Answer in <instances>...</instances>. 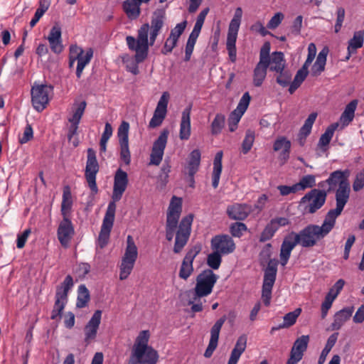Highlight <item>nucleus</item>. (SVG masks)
<instances>
[{"label":"nucleus","mask_w":364,"mask_h":364,"mask_svg":"<svg viewBox=\"0 0 364 364\" xmlns=\"http://www.w3.org/2000/svg\"><path fill=\"white\" fill-rule=\"evenodd\" d=\"M165 11L158 9L154 12L151 26L143 24L138 30L137 38L128 36L126 42L129 49L135 53L134 56L128 54L122 56V62L127 71L134 75L139 74L138 64L148 56L149 46H153L164 26Z\"/></svg>","instance_id":"1"},{"label":"nucleus","mask_w":364,"mask_h":364,"mask_svg":"<svg viewBox=\"0 0 364 364\" xmlns=\"http://www.w3.org/2000/svg\"><path fill=\"white\" fill-rule=\"evenodd\" d=\"M338 216L328 211L321 225H309L299 233L291 232L288 234L281 246L279 256L282 265L287 264L291 252L296 245L303 247H312L324 238L334 228Z\"/></svg>","instance_id":"2"},{"label":"nucleus","mask_w":364,"mask_h":364,"mask_svg":"<svg viewBox=\"0 0 364 364\" xmlns=\"http://www.w3.org/2000/svg\"><path fill=\"white\" fill-rule=\"evenodd\" d=\"M128 182L127 173L121 168L117 169L114 177L112 201L107 206L97 240V245L100 248L105 247L109 242L115 216V202L119 201L122 198L127 187Z\"/></svg>","instance_id":"3"},{"label":"nucleus","mask_w":364,"mask_h":364,"mask_svg":"<svg viewBox=\"0 0 364 364\" xmlns=\"http://www.w3.org/2000/svg\"><path fill=\"white\" fill-rule=\"evenodd\" d=\"M349 176V170H337L332 172L326 181L329 186V191L338 187L336 190L335 196L336 207L335 209L329 210L330 212H333L337 215L341 214L350 198V186L348 181Z\"/></svg>","instance_id":"4"},{"label":"nucleus","mask_w":364,"mask_h":364,"mask_svg":"<svg viewBox=\"0 0 364 364\" xmlns=\"http://www.w3.org/2000/svg\"><path fill=\"white\" fill-rule=\"evenodd\" d=\"M151 333L148 330L139 333L134 340L132 351L138 358L139 364H156L159 360L158 352L149 345Z\"/></svg>","instance_id":"5"},{"label":"nucleus","mask_w":364,"mask_h":364,"mask_svg":"<svg viewBox=\"0 0 364 364\" xmlns=\"http://www.w3.org/2000/svg\"><path fill=\"white\" fill-rule=\"evenodd\" d=\"M138 257V249L131 235L127 237V246L119 265V279H126L133 270Z\"/></svg>","instance_id":"6"},{"label":"nucleus","mask_w":364,"mask_h":364,"mask_svg":"<svg viewBox=\"0 0 364 364\" xmlns=\"http://www.w3.org/2000/svg\"><path fill=\"white\" fill-rule=\"evenodd\" d=\"M219 277L211 269H205L196 277L193 294L196 298H203L208 296L213 291Z\"/></svg>","instance_id":"7"},{"label":"nucleus","mask_w":364,"mask_h":364,"mask_svg":"<svg viewBox=\"0 0 364 364\" xmlns=\"http://www.w3.org/2000/svg\"><path fill=\"white\" fill-rule=\"evenodd\" d=\"M73 287V280L70 275H68L63 283L56 289L55 304L51 313V319L55 320L61 316L65 304L68 302V291Z\"/></svg>","instance_id":"8"},{"label":"nucleus","mask_w":364,"mask_h":364,"mask_svg":"<svg viewBox=\"0 0 364 364\" xmlns=\"http://www.w3.org/2000/svg\"><path fill=\"white\" fill-rule=\"evenodd\" d=\"M53 87L48 85H34L31 89V101L35 109L43 111L50 100Z\"/></svg>","instance_id":"9"},{"label":"nucleus","mask_w":364,"mask_h":364,"mask_svg":"<svg viewBox=\"0 0 364 364\" xmlns=\"http://www.w3.org/2000/svg\"><path fill=\"white\" fill-rule=\"evenodd\" d=\"M326 199V193L325 191L313 189L301 198V204L304 205L305 211L314 213L323 206Z\"/></svg>","instance_id":"10"},{"label":"nucleus","mask_w":364,"mask_h":364,"mask_svg":"<svg viewBox=\"0 0 364 364\" xmlns=\"http://www.w3.org/2000/svg\"><path fill=\"white\" fill-rule=\"evenodd\" d=\"M193 219V215H189L183 218L179 224L178 230L176 232V240L173 247V252L176 254L181 252L188 240L191 234Z\"/></svg>","instance_id":"11"},{"label":"nucleus","mask_w":364,"mask_h":364,"mask_svg":"<svg viewBox=\"0 0 364 364\" xmlns=\"http://www.w3.org/2000/svg\"><path fill=\"white\" fill-rule=\"evenodd\" d=\"M99 171V165L96 159L95 151L92 149H87V160L85 167V178L88 186L94 193L98 188L96 184V175Z\"/></svg>","instance_id":"12"},{"label":"nucleus","mask_w":364,"mask_h":364,"mask_svg":"<svg viewBox=\"0 0 364 364\" xmlns=\"http://www.w3.org/2000/svg\"><path fill=\"white\" fill-rule=\"evenodd\" d=\"M129 124L123 121L117 131L120 146V158L126 165H129L131 162V154L129 148Z\"/></svg>","instance_id":"13"},{"label":"nucleus","mask_w":364,"mask_h":364,"mask_svg":"<svg viewBox=\"0 0 364 364\" xmlns=\"http://www.w3.org/2000/svg\"><path fill=\"white\" fill-rule=\"evenodd\" d=\"M276 266L269 264L264 272L262 292V299L265 306L270 304L272 289L276 279Z\"/></svg>","instance_id":"14"},{"label":"nucleus","mask_w":364,"mask_h":364,"mask_svg":"<svg viewBox=\"0 0 364 364\" xmlns=\"http://www.w3.org/2000/svg\"><path fill=\"white\" fill-rule=\"evenodd\" d=\"M201 250V247L198 245H195L190 248L186 252L183 261L181 262L178 277L183 279L187 280L193 272V262Z\"/></svg>","instance_id":"15"},{"label":"nucleus","mask_w":364,"mask_h":364,"mask_svg":"<svg viewBox=\"0 0 364 364\" xmlns=\"http://www.w3.org/2000/svg\"><path fill=\"white\" fill-rule=\"evenodd\" d=\"M250 101V96L248 92L244 93L242 96L236 109L231 112L228 118V128L230 132H234L240 122L242 116L248 107Z\"/></svg>","instance_id":"16"},{"label":"nucleus","mask_w":364,"mask_h":364,"mask_svg":"<svg viewBox=\"0 0 364 364\" xmlns=\"http://www.w3.org/2000/svg\"><path fill=\"white\" fill-rule=\"evenodd\" d=\"M211 248L220 255H228L235 250V244L228 235H216L211 240Z\"/></svg>","instance_id":"17"},{"label":"nucleus","mask_w":364,"mask_h":364,"mask_svg":"<svg viewBox=\"0 0 364 364\" xmlns=\"http://www.w3.org/2000/svg\"><path fill=\"white\" fill-rule=\"evenodd\" d=\"M168 132L164 130L154 141L150 155V164L158 166L162 161L164 149L166 146Z\"/></svg>","instance_id":"18"},{"label":"nucleus","mask_w":364,"mask_h":364,"mask_svg":"<svg viewBox=\"0 0 364 364\" xmlns=\"http://www.w3.org/2000/svg\"><path fill=\"white\" fill-rule=\"evenodd\" d=\"M242 17V9L241 7H237L230 21L228 28V33L227 37L226 46L228 48H235V43L237 37L238 31L240 28L241 20Z\"/></svg>","instance_id":"19"},{"label":"nucleus","mask_w":364,"mask_h":364,"mask_svg":"<svg viewBox=\"0 0 364 364\" xmlns=\"http://www.w3.org/2000/svg\"><path fill=\"white\" fill-rule=\"evenodd\" d=\"M242 17V9L241 7H237L230 21L228 28V33L227 37L226 46L228 48H235V43L237 37L238 31L240 28L241 20Z\"/></svg>","instance_id":"20"},{"label":"nucleus","mask_w":364,"mask_h":364,"mask_svg":"<svg viewBox=\"0 0 364 364\" xmlns=\"http://www.w3.org/2000/svg\"><path fill=\"white\" fill-rule=\"evenodd\" d=\"M102 311L97 310L84 328L85 342L90 343L97 337V331L101 323Z\"/></svg>","instance_id":"21"},{"label":"nucleus","mask_w":364,"mask_h":364,"mask_svg":"<svg viewBox=\"0 0 364 364\" xmlns=\"http://www.w3.org/2000/svg\"><path fill=\"white\" fill-rule=\"evenodd\" d=\"M291 143L284 136H278L273 144V150L278 153V160L281 165H284L289 158Z\"/></svg>","instance_id":"22"},{"label":"nucleus","mask_w":364,"mask_h":364,"mask_svg":"<svg viewBox=\"0 0 364 364\" xmlns=\"http://www.w3.org/2000/svg\"><path fill=\"white\" fill-rule=\"evenodd\" d=\"M309 342V336L307 335L301 336L295 341L287 364H296L301 360L304 353L307 349Z\"/></svg>","instance_id":"23"},{"label":"nucleus","mask_w":364,"mask_h":364,"mask_svg":"<svg viewBox=\"0 0 364 364\" xmlns=\"http://www.w3.org/2000/svg\"><path fill=\"white\" fill-rule=\"evenodd\" d=\"M57 235L61 245L68 247L74 235V228L69 218H63L60 223Z\"/></svg>","instance_id":"24"},{"label":"nucleus","mask_w":364,"mask_h":364,"mask_svg":"<svg viewBox=\"0 0 364 364\" xmlns=\"http://www.w3.org/2000/svg\"><path fill=\"white\" fill-rule=\"evenodd\" d=\"M225 320V316L220 318L215 323V324L212 327L210 330V338L209 344L204 353V356L205 358L211 357L214 350L216 349L218 346L220 331Z\"/></svg>","instance_id":"25"},{"label":"nucleus","mask_w":364,"mask_h":364,"mask_svg":"<svg viewBox=\"0 0 364 364\" xmlns=\"http://www.w3.org/2000/svg\"><path fill=\"white\" fill-rule=\"evenodd\" d=\"M252 212V207L246 203H234L228 205L226 213L234 220H243Z\"/></svg>","instance_id":"26"},{"label":"nucleus","mask_w":364,"mask_h":364,"mask_svg":"<svg viewBox=\"0 0 364 364\" xmlns=\"http://www.w3.org/2000/svg\"><path fill=\"white\" fill-rule=\"evenodd\" d=\"M182 210V199L173 196L167 212L166 223H178Z\"/></svg>","instance_id":"27"},{"label":"nucleus","mask_w":364,"mask_h":364,"mask_svg":"<svg viewBox=\"0 0 364 364\" xmlns=\"http://www.w3.org/2000/svg\"><path fill=\"white\" fill-rule=\"evenodd\" d=\"M191 105L186 107L181 114L179 137L181 140H187L191 136Z\"/></svg>","instance_id":"28"},{"label":"nucleus","mask_w":364,"mask_h":364,"mask_svg":"<svg viewBox=\"0 0 364 364\" xmlns=\"http://www.w3.org/2000/svg\"><path fill=\"white\" fill-rule=\"evenodd\" d=\"M247 336L245 335L240 336L230 353V356L228 364H237L241 355L245 350L247 347Z\"/></svg>","instance_id":"29"},{"label":"nucleus","mask_w":364,"mask_h":364,"mask_svg":"<svg viewBox=\"0 0 364 364\" xmlns=\"http://www.w3.org/2000/svg\"><path fill=\"white\" fill-rule=\"evenodd\" d=\"M354 311V308L347 307L336 312L333 317L332 328L333 330L340 329L343 324L351 317Z\"/></svg>","instance_id":"30"},{"label":"nucleus","mask_w":364,"mask_h":364,"mask_svg":"<svg viewBox=\"0 0 364 364\" xmlns=\"http://www.w3.org/2000/svg\"><path fill=\"white\" fill-rule=\"evenodd\" d=\"M267 62L271 71L277 73L285 69L286 60L284 53L282 52H273Z\"/></svg>","instance_id":"31"},{"label":"nucleus","mask_w":364,"mask_h":364,"mask_svg":"<svg viewBox=\"0 0 364 364\" xmlns=\"http://www.w3.org/2000/svg\"><path fill=\"white\" fill-rule=\"evenodd\" d=\"M141 4L139 0H125L123 2V10L129 19L134 20L139 16Z\"/></svg>","instance_id":"32"},{"label":"nucleus","mask_w":364,"mask_h":364,"mask_svg":"<svg viewBox=\"0 0 364 364\" xmlns=\"http://www.w3.org/2000/svg\"><path fill=\"white\" fill-rule=\"evenodd\" d=\"M338 127V123H333L331 124L328 128L326 129L325 132L321 134L318 143V148L320 149L321 151H325L328 149V146L332 139L334 132L336 129Z\"/></svg>","instance_id":"33"},{"label":"nucleus","mask_w":364,"mask_h":364,"mask_svg":"<svg viewBox=\"0 0 364 364\" xmlns=\"http://www.w3.org/2000/svg\"><path fill=\"white\" fill-rule=\"evenodd\" d=\"M358 105V100H352L348 103L340 117V122L343 127L348 126L353 119L355 111Z\"/></svg>","instance_id":"34"},{"label":"nucleus","mask_w":364,"mask_h":364,"mask_svg":"<svg viewBox=\"0 0 364 364\" xmlns=\"http://www.w3.org/2000/svg\"><path fill=\"white\" fill-rule=\"evenodd\" d=\"M268 63L258 62L253 71V84L255 87H260L267 75Z\"/></svg>","instance_id":"35"},{"label":"nucleus","mask_w":364,"mask_h":364,"mask_svg":"<svg viewBox=\"0 0 364 364\" xmlns=\"http://www.w3.org/2000/svg\"><path fill=\"white\" fill-rule=\"evenodd\" d=\"M200 163V152L198 149H194L188 156L186 168L190 176L198 171Z\"/></svg>","instance_id":"36"},{"label":"nucleus","mask_w":364,"mask_h":364,"mask_svg":"<svg viewBox=\"0 0 364 364\" xmlns=\"http://www.w3.org/2000/svg\"><path fill=\"white\" fill-rule=\"evenodd\" d=\"M86 105L85 101H75L70 108V115L68 118V122H80Z\"/></svg>","instance_id":"37"},{"label":"nucleus","mask_w":364,"mask_h":364,"mask_svg":"<svg viewBox=\"0 0 364 364\" xmlns=\"http://www.w3.org/2000/svg\"><path fill=\"white\" fill-rule=\"evenodd\" d=\"M328 53V49L323 48L317 55L316 62L312 67V73L314 75H320L324 70L326 63V58Z\"/></svg>","instance_id":"38"},{"label":"nucleus","mask_w":364,"mask_h":364,"mask_svg":"<svg viewBox=\"0 0 364 364\" xmlns=\"http://www.w3.org/2000/svg\"><path fill=\"white\" fill-rule=\"evenodd\" d=\"M170 99V94L168 92H164L157 103L156 107L154 112V116L165 119L167 113V107Z\"/></svg>","instance_id":"39"},{"label":"nucleus","mask_w":364,"mask_h":364,"mask_svg":"<svg viewBox=\"0 0 364 364\" xmlns=\"http://www.w3.org/2000/svg\"><path fill=\"white\" fill-rule=\"evenodd\" d=\"M364 41V31H359L354 33L353 38L348 42V55L346 57L349 59L352 53H355L356 50L361 48L363 45Z\"/></svg>","instance_id":"40"},{"label":"nucleus","mask_w":364,"mask_h":364,"mask_svg":"<svg viewBox=\"0 0 364 364\" xmlns=\"http://www.w3.org/2000/svg\"><path fill=\"white\" fill-rule=\"evenodd\" d=\"M223 151L217 152L215 156L213 161V186L216 188L218 186L220 177L222 172V159Z\"/></svg>","instance_id":"41"},{"label":"nucleus","mask_w":364,"mask_h":364,"mask_svg":"<svg viewBox=\"0 0 364 364\" xmlns=\"http://www.w3.org/2000/svg\"><path fill=\"white\" fill-rule=\"evenodd\" d=\"M316 117L317 114L316 112L310 114L304 125L301 127L299 132V143L301 146L304 145L306 137L311 133L312 126L316 121Z\"/></svg>","instance_id":"42"},{"label":"nucleus","mask_w":364,"mask_h":364,"mask_svg":"<svg viewBox=\"0 0 364 364\" xmlns=\"http://www.w3.org/2000/svg\"><path fill=\"white\" fill-rule=\"evenodd\" d=\"M309 65H306V64H304L302 68L297 71L294 79L293 82H291L289 88V91L291 94H293L306 79L309 73Z\"/></svg>","instance_id":"43"},{"label":"nucleus","mask_w":364,"mask_h":364,"mask_svg":"<svg viewBox=\"0 0 364 364\" xmlns=\"http://www.w3.org/2000/svg\"><path fill=\"white\" fill-rule=\"evenodd\" d=\"M72 205L73 200L70 191L68 187H65L63 190L61 204V213L63 218H68Z\"/></svg>","instance_id":"44"},{"label":"nucleus","mask_w":364,"mask_h":364,"mask_svg":"<svg viewBox=\"0 0 364 364\" xmlns=\"http://www.w3.org/2000/svg\"><path fill=\"white\" fill-rule=\"evenodd\" d=\"M93 56V50L92 48H88L85 50L80 58L77 59V65L76 68V75L77 78H80L82 75L83 69L88 65Z\"/></svg>","instance_id":"45"},{"label":"nucleus","mask_w":364,"mask_h":364,"mask_svg":"<svg viewBox=\"0 0 364 364\" xmlns=\"http://www.w3.org/2000/svg\"><path fill=\"white\" fill-rule=\"evenodd\" d=\"M337 339L338 333H333L328 337L326 346L319 356L318 364H324L328 354L336 344Z\"/></svg>","instance_id":"46"},{"label":"nucleus","mask_w":364,"mask_h":364,"mask_svg":"<svg viewBox=\"0 0 364 364\" xmlns=\"http://www.w3.org/2000/svg\"><path fill=\"white\" fill-rule=\"evenodd\" d=\"M89 300L90 294L86 287L85 285L79 286L76 306L77 308H83L87 306Z\"/></svg>","instance_id":"47"},{"label":"nucleus","mask_w":364,"mask_h":364,"mask_svg":"<svg viewBox=\"0 0 364 364\" xmlns=\"http://www.w3.org/2000/svg\"><path fill=\"white\" fill-rule=\"evenodd\" d=\"M315 184V176L314 175H306L303 176L298 183H295V186L297 191H300L306 188H312Z\"/></svg>","instance_id":"48"},{"label":"nucleus","mask_w":364,"mask_h":364,"mask_svg":"<svg viewBox=\"0 0 364 364\" xmlns=\"http://www.w3.org/2000/svg\"><path fill=\"white\" fill-rule=\"evenodd\" d=\"M225 117L222 114H217L211 123L210 129L213 135L219 134L225 125Z\"/></svg>","instance_id":"49"},{"label":"nucleus","mask_w":364,"mask_h":364,"mask_svg":"<svg viewBox=\"0 0 364 364\" xmlns=\"http://www.w3.org/2000/svg\"><path fill=\"white\" fill-rule=\"evenodd\" d=\"M255 133L254 131L251 129H248L245 132V136L242 144V151L244 154H247L255 141Z\"/></svg>","instance_id":"50"},{"label":"nucleus","mask_w":364,"mask_h":364,"mask_svg":"<svg viewBox=\"0 0 364 364\" xmlns=\"http://www.w3.org/2000/svg\"><path fill=\"white\" fill-rule=\"evenodd\" d=\"M301 311V309L299 308L295 309L294 311L287 314L284 316L283 323L279 326V328H288L294 325L296 323L297 318L300 315Z\"/></svg>","instance_id":"51"},{"label":"nucleus","mask_w":364,"mask_h":364,"mask_svg":"<svg viewBox=\"0 0 364 364\" xmlns=\"http://www.w3.org/2000/svg\"><path fill=\"white\" fill-rule=\"evenodd\" d=\"M277 76L276 77L277 82L282 87L290 86L291 80V73L289 70L284 69L282 71L276 73Z\"/></svg>","instance_id":"52"},{"label":"nucleus","mask_w":364,"mask_h":364,"mask_svg":"<svg viewBox=\"0 0 364 364\" xmlns=\"http://www.w3.org/2000/svg\"><path fill=\"white\" fill-rule=\"evenodd\" d=\"M221 255L215 251L209 254L207 257V264L213 269H218L222 262Z\"/></svg>","instance_id":"53"},{"label":"nucleus","mask_w":364,"mask_h":364,"mask_svg":"<svg viewBox=\"0 0 364 364\" xmlns=\"http://www.w3.org/2000/svg\"><path fill=\"white\" fill-rule=\"evenodd\" d=\"M247 230V225L245 223L236 222L230 227V232L235 237H240L243 233Z\"/></svg>","instance_id":"54"},{"label":"nucleus","mask_w":364,"mask_h":364,"mask_svg":"<svg viewBox=\"0 0 364 364\" xmlns=\"http://www.w3.org/2000/svg\"><path fill=\"white\" fill-rule=\"evenodd\" d=\"M277 231V230L275 228V226H274L271 222H269L262 231L259 241L265 242L270 240Z\"/></svg>","instance_id":"55"},{"label":"nucleus","mask_w":364,"mask_h":364,"mask_svg":"<svg viewBox=\"0 0 364 364\" xmlns=\"http://www.w3.org/2000/svg\"><path fill=\"white\" fill-rule=\"evenodd\" d=\"M284 18V14L282 12H277L270 18L267 23V27L269 29L274 30L277 28Z\"/></svg>","instance_id":"56"},{"label":"nucleus","mask_w":364,"mask_h":364,"mask_svg":"<svg viewBox=\"0 0 364 364\" xmlns=\"http://www.w3.org/2000/svg\"><path fill=\"white\" fill-rule=\"evenodd\" d=\"M364 188V168L358 172L353 183V189L358 192Z\"/></svg>","instance_id":"57"},{"label":"nucleus","mask_w":364,"mask_h":364,"mask_svg":"<svg viewBox=\"0 0 364 364\" xmlns=\"http://www.w3.org/2000/svg\"><path fill=\"white\" fill-rule=\"evenodd\" d=\"M187 25V21H184L176 26L171 30L170 36L178 40L181 35L183 33Z\"/></svg>","instance_id":"58"},{"label":"nucleus","mask_w":364,"mask_h":364,"mask_svg":"<svg viewBox=\"0 0 364 364\" xmlns=\"http://www.w3.org/2000/svg\"><path fill=\"white\" fill-rule=\"evenodd\" d=\"M270 51V43L269 42H266L262 46L260 53H259V61L262 63H268V58L270 57L269 55Z\"/></svg>","instance_id":"59"},{"label":"nucleus","mask_w":364,"mask_h":364,"mask_svg":"<svg viewBox=\"0 0 364 364\" xmlns=\"http://www.w3.org/2000/svg\"><path fill=\"white\" fill-rule=\"evenodd\" d=\"M250 31L253 33H258L262 36H265L269 33V32L264 26L263 23L260 21H256L251 27Z\"/></svg>","instance_id":"60"},{"label":"nucleus","mask_w":364,"mask_h":364,"mask_svg":"<svg viewBox=\"0 0 364 364\" xmlns=\"http://www.w3.org/2000/svg\"><path fill=\"white\" fill-rule=\"evenodd\" d=\"M31 232V229H26L22 233L17 235L16 246L18 248L21 249L24 247Z\"/></svg>","instance_id":"61"},{"label":"nucleus","mask_w":364,"mask_h":364,"mask_svg":"<svg viewBox=\"0 0 364 364\" xmlns=\"http://www.w3.org/2000/svg\"><path fill=\"white\" fill-rule=\"evenodd\" d=\"M177 41L178 40L169 36L165 42L164 46L162 49V53L164 54L170 53L176 46Z\"/></svg>","instance_id":"62"},{"label":"nucleus","mask_w":364,"mask_h":364,"mask_svg":"<svg viewBox=\"0 0 364 364\" xmlns=\"http://www.w3.org/2000/svg\"><path fill=\"white\" fill-rule=\"evenodd\" d=\"M200 299L196 298L194 294L193 297L190 299L188 304L191 305V310L193 312H200L203 310V304L200 301Z\"/></svg>","instance_id":"63"},{"label":"nucleus","mask_w":364,"mask_h":364,"mask_svg":"<svg viewBox=\"0 0 364 364\" xmlns=\"http://www.w3.org/2000/svg\"><path fill=\"white\" fill-rule=\"evenodd\" d=\"M56 40H61V28L58 25L52 27L48 36V41Z\"/></svg>","instance_id":"64"}]
</instances>
